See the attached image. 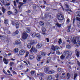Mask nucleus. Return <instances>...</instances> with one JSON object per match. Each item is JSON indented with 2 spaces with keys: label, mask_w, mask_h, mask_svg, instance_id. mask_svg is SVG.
Here are the masks:
<instances>
[{
  "label": "nucleus",
  "mask_w": 80,
  "mask_h": 80,
  "mask_svg": "<svg viewBox=\"0 0 80 80\" xmlns=\"http://www.w3.org/2000/svg\"><path fill=\"white\" fill-rule=\"evenodd\" d=\"M75 18H74L72 22V25L74 26L75 25Z\"/></svg>",
  "instance_id": "obj_45"
},
{
  "label": "nucleus",
  "mask_w": 80,
  "mask_h": 80,
  "mask_svg": "<svg viewBox=\"0 0 80 80\" xmlns=\"http://www.w3.org/2000/svg\"><path fill=\"white\" fill-rule=\"evenodd\" d=\"M28 53H27L26 54V55L25 56V58H26V57H28Z\"/></svg>",
  "instance_id": "obj_55"
},
{
  "label": "nucleus",
  "mask_w": 80,
  "mask_h": 80,
  "mask_svg": "<svg viewBox=\"0 0 80 80\" xmlns=\"http://www.w3.org/2000/svg\"><path fill=\"white\" fill-rule=\"evenodd\" d=\"M2 60L3 62H4V63H5V64L6 65H7L8 64V62H9V61H8V59H7L5 58H3Z\"/></svg>",
  "instance_id": "obj_6"
},
{
  "label": "nucleus",
  "mask_w": 80,
  "mask_h": 80,
  "mask_svg": "<svg viewBox=\"0 0 80 80\" xmlns=\"http://www.w3.org/2000/svg\"><path fill=\"white\" fill-rule=\"evenodd\" d=\"M72 55V51H64V53L60 57V58L61 59L63 60V59L65 58V57L66 56V59L69 60L71 58V55Z\"/></svg>",
  "instance_id": "obj_1"
},
{
  "label": "nucleus",
  "mask_w": 80,
  "mask_h": 80,
  "mask_svg": "<svg viewBox=\"0 0 80 80\" xmlns=\"http://www.w3.org/2000/svg\"><path fill=\"white\" fill-rule=\"evenodd\" d=\"M30 52L32 53V52L36 53V52H37V49L33 47H32L31 49L30 50Z\"/></svg>",
  "instance_id": "obj_5"
},
{
  "label": "nucleus",
  "mask_w": 80,
  "mask_h": 80,
  "mask_svg": "<svg viewBox=\"0 0 80 80\" xmlns=\"http://www.w3.org/2000/svg\"><path fill=\"white\" fill-rule=\"evenodd\" d=\"M19 4H20V5L22 7L23 5L25 4V3L23 2H19Z\"/></svg>",
  "instance_id": "obj_46"
},
{
  "label": "nucleus",
  "mask_w": 80,
  "mask_h": 80,
  "mask_svg": "<svg viewBox=\"0 0 80 80\" xmlns=\"http://www.w3.org/2000/svg\"><path fill=\"white\" fill-rule=\"evenodd\" d=\"M77 63H78V65L80 67V62H79L78 61H77Z\"/></svg>",
  "instance_id": "obj_54"
},
{
  "label": "nucleus",
  "mask_w": 80,
  "mask_h": 80,
  "mask_svg": "<svg viewBox=\"0 0 80 80\" xmlns=\"http://www.w3.org/2000/svg\"><path fill=\"white\" fill-rule=\"evenodd\" d=\"M2 11L3 12V13H5V9L3 7H2Z\"/></svg>",
  "instance_id": "obj_47"
},
{
  "label": "nucleus",
  "mask_w": 80,
  "mask_h": 80,
  "mask_svg": "<svg viewBox=\"0 0 80 80\" xmlns=\"http://www.w3.org/2000/svg\"><path fill=\"white\" fill-rule=\"evenodd\" d=\"M31 35L33 38L35 37L36 35V33L35 32H33L31 34Z\"/></svg>",
  "instance_id": "obj_20"
},
{
  "label": "nucleus",
  "mask_w": 80,
  "mask_h": 80,
  "mask_svg": "<svg viewBox=\"0 0 80 80\" xmlns=\"http://www.w3.org/2000/svg\"><path fill=\"white\" fill-rule=\"evenodd\" d=\"M52 76H48V80H52Z\"/></svg>",
  "instance_id": "obj_40"
},
{
  "label": "nucleus",
  "mask_w": 80,
  "mask_h": 80,
  "mask_svg": "<svg viewBox=\"0 0 80 80\" xmlns=\"http://www.w3.org/2000/svg\"><path fill=\"white\" fill-rule=\"evenodd\" d=\"M51 49L52 50H55V46H53V45H52L51 46Z\"/></svg>",
  "instance_id": "obj_32"
},
{
  "label": "nucleus",
  "mask_w": 80,
  "mask_h": 80,
  "mask_svg": "<svg viewBox=\"0 0 80 80\" xmlns=\"http://www.w3.org/2000/svg\"><path fill=\"white\" fill-rule=\"evenodd\" d=\"M3 55L5 57L7 58V55L5 52L3 53Z\"/></svg>",
  "instance_id": "obj_38"
},
{
  "label": "nucleus",
  "mask_w": 80,
  "mask_h": 80,
  "mask_svg": "<svg viewBox=\"0 0 80 80\" xmlns=\"http://www.w3.org/2000/svg\"><path fill=\"white\" fill-rule=\"evenodd\" d=\"M48 17H49V18H51V17H52V14H49L48 13Z\"/></svg>",
  "instance_id": "obj_44"
},
{
  "label": "nucleus",
  "mask_w": 80,
  "mask_h": 80,
  "mask_svg": "<svg viewBox=\"0 0 80 80\" xmlns=\"http://www.w3.org/2000/svg\"><path fill=\"white\" fill-rule=\"evenodd\" d=\"M15 12L14 13V15H17V13H18V11H17V9H15Z\"/></svg>",
  "instance_id": "obj_37"
},
{
  "label": "nucleus",
  "mask_w": 80,
  "mask_h": 80,
  "mask_svg": "<svg viewBox=\"0 0 80 80\" xmlns=\"http://www.w3.org/2000/svg\"><path fill=\"white\" fill-rule=\"evenodd\" d=\"M7 33H8V34H10V32L9 31H8L7 32Z\"/></svg>",
  "instance_id": "obj_64"
},
{
  "label": "nucleus",
  "mask_w": 80,
  "mask_h": 80,
  "mask_svg": "<svg viewBox=\"0 0 80 80\" xmlns=\"http://www.w3.org/2000/svg\"><path fill=\"white\" fill-rule=\"evenodd\" d=\"M30 28H29L28 27H27L26 29V33H30Z\"/></svg>",
  "instance_id": "obj_15"
},
{
  "label": "nucleus",
  "mask_w": 80,
  "mask_h": 80,
  "mask_svg": "<svg viewBox=\"0 0 80 80\" xmlns=\"http://www.w3.org/2000/svg\"><path fill=\"white\" fill-rule=\"evenodd\" d=\"M33 43H37V40H35L33 41Z\"/></svg>",
  "instance_id": "obj_48"
},
{
  "label": "nucleus",
  "mask_w": 80,
  "mask_h": 80,
  "mask_svg": "<svg viewBox=\"0 0 80 80\" xmlns=\"http://www.w3.org/2000/svg\"><path fill=\"white\" fill-rule=\"evenodd\" d=\"M4 0H0L1 2H2V3H5V2H4Z\"/></svg>",
  "instance_id": "obj_59"
},
{
  "label": "nucleus",
  "mask_w": 80,
  "mask_h": 80,
  "mask_svg": "<svg viewBox=\"0 0 80 80\" xmlns=\"http://www.w3.org/2000/svg\"><path fill=\"white\" fill-rule=\"evenodd\" d=\"M41 54L42 57H45L47 55V53L41 51Z\"/></svg>",
  "instance_id": "obj_11"
},
{
  "label": "nucleus",
  "mask_w": 80,
  "mask_h": 80,
  "mask_svg": "<svg viewBox=\"0 0 80 80\" xmlns=\"http://www.w3.org/2000/svg\"><path fill=\"white\" fill-rule=\"evenodd\" d=\"M14 64L15 63L13 62H10L9 63V65L10 66H11V67H12V65H14Z\"/></svg>",
  "instance_id": "obj_34"
},
{
  "label": "nucleus",
  "mask_w": 80,
  "mask_h": 80,
  "mask_svg": "<svg viewBox=\"0 0 80 80\" xmlns=\"http://www.w3.org/2000/svg\"><path fill=\"white\" fill-rule=\"evenodd\" d=\"M76 45L77 47H79L80 45V41L78 40L76 43Z\"/></svg>",
  "instance_id": "obj_18"
},
{
  "label": "nucleus",
  "mask_w": 80,
  "mask_h": 80,
  "mask_svg": "<svg viewBox=\"0 0 80 80\" xmlns=\"http://www.w3.org/2000/svg\"><path fill=\"white\" fill-rule=\"evenodd\" d=\"M23 62H24V63H26V65H27V66H28V63H27V62H26V61H24Z\"/></svg>",
  "instance_id": "obj_58"
},
{
  "label": "nucleus",
  "mask_w": 80,
  "mask_h": 80,
  "mask_svg": "<svg viewBox=\"0 0 80 80\" xmlns=\"http://www.w3.org/2000/svg\"><path fill=\"white\" fill-rule=\"evenodd\" d=\"M72 2H73V3H76V2H77V1L75 0H72Z\"/></svg>",
  "instance_id": "obj_61"
},
{
  "label": "nucleus",
  "mask_w": 80,
  "mask_h": 80,
  "mask_svg": "<svg viewBox=\"0 0 80 80\" xmlns=\"http://www.w3.org/2000/svg\"><path fill=\"white\" fill-rule=\"evenodd\" d=\"M58 72H61V71H62V69H61V68H58Z\"/></svg>",
  "instance_id": "obj_62"
},
{
  "label": "nucleus",
  "mask_w": 80,
  "mask_h": 80,
  "mask_svg": "<svg viewBox=\"0 0 80 80\" xmlns=\"http://www.w3.org/2000/svg\"><path fill=\"white\" fill-rule=\"evenodd\" d=\"M19 53L20 55H23L25 53V51L23 49L21 50L20 51Z\"/></svg>",
  "instance_id": "obj_8"
},
{
  "label": "nucleus",
  "mask_w": 80,
  "mask_h": 80,
  "mask_svg": "<svg viewBox=\"0 0 80 80\" xmlns=\"http://www.w3.org/2000/svg\"><path fill=\"white\" fill-rule=\"evenodd\" d=\"M13 3L14 6H16V2H15V1H14Z\"/></svg>",
  "instance_id": "obj_60"
},
{
  "label": "nucleus",
  "mask_w": 80,
  "mask_h": 80,
  "mask_svg": "<svg viewBox=\"0 0 80 80\" xmlns=\"http://www.w3.org/2000/svg\"><path fill=\"white\" fill-rule=\"evenodd\" d=\"M55 73V71L53 70H51L48 72V73L49 74V75H52V74H53V73Z\"/></svg>",
  "instance_id": "obj_9"
},
{
  "label": "nucleus",
  "mask_w": 80,
  "mask_h": 80,
  "mask_svg": "<svg viewBox=\"0 0 80 80\" xmlns=\"http://www.w3.org/2000/svg\"><path fill=\"white\" fill-rule=\"evenodd\" d=\"M76 19L77 20H78V21H79L80 22L78 23V26L80 28V18L77 17L76 18Z\"/></svg>",
  "instance_id": "obj_12"
},
{
  "label": "nucleus",
  "mask_w": 80,
  "mask_h": 80,
  "mask_svg": "<svg viewBox=\"0 0 80 80\" xmlns=\"http://www.w3.org/2000/svg\"><path fill=\"white\" fill-rule=\"evenodd\" d=\"M33 56L32 55H30L29 57V58L30 60H33Z\"/></svg>",
  "instance_id": "obj_27"
},
{
  "label": "nucleus",
  "mask_w": 80,
  "mask_h": 80,
  "mask_svg": "<svg viewBox=\"0 0 80 80\" xmlns=\"http://www.w3.org/2000/svg\"><path fill=\"white\" fill-rule=\"evenodd\" d=\"M60 48H59L58 46H56L55 47V49H56V50H59Z\"/></svg>",
  "instance_id": "obj_43"
},
{
  "label": "nucleus",
  "mask_w": 80,
  "mask_h": 80,
  "mask_svg": "<svg viewBox=\"0 0 80 80\" xmlns=\"http://www.w3.org/2000/svg\"><path fill=\"white\" fill-rule=\"evenodd\" d=\"M28 34H27L26 32H24L22 33V36L21 40L23 42H25V40H26V39L27 38V37H28Z\"/></svg>",
  "instance_id": "obj_2"
},
{
  "label": "nucleus",
  "mask_w": 80,
  "mask_h": 80,
  "mask_svg": "<svg viewBox=\"0 0 80 80\" xmlns=\"http://www.w3.org/2000/svg\"><path fill=\"white\" fill-rule=\"evenodd\" d=\"M27 47L28 48H31V47H32V44H31V43H28L27 45Z\"/></svg>",
  "instance_id": "obj_21"
},
{
  "label": "nucleus",
  "mask_w": 80,
  "mask_h": 80,
  "mask_svg": "<svg viewBox=\"0 0 80 80\" xmlns=\"http://www.w3.org/2000/svg\"><path fill=\"white\" fill-rule=\"evenodd\" d=\"M16 27L17 28H19V24L18 22H16L15 23Z\"/></svg>",
  "instance_id": "obj_23"
},
{
  "label": "nucleus",
  "mask_w": 80,
  "mask_h": 80,
  "mask_svg": "<svg viewBox=\"0 0 80 80\" xmlns=\"http://www.w3.org/2000/svg\"><path fill=\"white\" fill-rule=\"evenodd\" d=\"M67 77H68V78H70V76L69 75V73H67Z\"/></svg>",
  "instance_id": "obj_51"
},
{
  "label": "nucleus",
  "mask_w": 80,
  "mask_h": 80,
  "mask_svg": "<svg viewBox=\"0 0 80 80\" xmlns=\"http://www.w3.org/2000/svg\"><path fill=\"white\" fill-rule=\"evenodd\" d=\"M76 56L78 58L80 57V56H79V52H78V51L77 52Z\"/></svg>",
  "instance_id": "obj_39"
},
{
  "label": "nucleus",
  "mask_w": 80,
  "mask_h": 80,
  "mask_svg": "<svg viewBox=\"0 0 80 80\" xmlns=\"http://www.w3.org/2000/svg\"><path fill=\"white\" fill-rule=\"evenodd\" d=\"M5 36L4 35L2 36L0 35V39H1V40H5Z\"/></svg>",
  "instance_id": "obj_17"
},
{
  "label": "nucleus",
  "mask_w": 80,
  "mask_h": 80,
  "mask_svg": "<svg viewBox=\"0 0 80 80\" xmlns=\"http://www.w3.org/2000/svg\"><path fill=\"white\" fill-rule=\"evenodd\" d=\"M4 22L5 24H8V20L6 19H4Z\"/></svg>",
  "instance_id": "obj_16"
},
{
  "label": "nucleus",
  "mask_w": 80,
  "mask_h": 80,
  "mask_svg": "<svg viewBox=\"0 0 80 80\" xmlns=\"http://www.w3.org/2000/svg\"><path fill=\"white\" fill-rule=\"evenodd\" d=\"M48 59L49 61H51L52 60V58L50 57H49L48 58Z\"/></svg>",
  "instance_id": "obj_50"
},
{
  "label": "nucleus",
  "mask_w": 80,
  "mask_h": 80,
  "mask_svg": "<svg viewBox=\"0 0 80 80\" xmlns=\"http://www.w3.org/2000/svg\"><path fill=\"white\" fill-rule=\"evenodd\" d=\"M8 15H10L11 14H12V13H13V12H12L9 11H8Z\"/></svg>",
  "instance_id": "obj_36"
},
{
  "label": "nucleus",
  "mask_w": 80,
  "mask_h": 80,
  "mask_svg": "<svg viewBox=\"0 0 80 80\" xmlns=\"http://www.w3.org/2000/svg\"><path fill=\"white\" fill-rule=\"evenodd\" d=\"M43 44L41 43H38L36 46V48H40L42 47Z\"/></svg>",
  "instance_id": "obj_7"
},
{
  "label": "nucleus",
  "mask_w": 80,
  "mask_h": 80,
  "mask_svg": "<svg viewBox=\"0 0 80 80\" xmlns=\"http://www.w3.org/2000/svg\"><path fill=\"white\" fill-rule=\"evenodd\" d=\"M42 32H44L43 33V35H45V31H46L45 28L44 27H42Z\"/></svg>",
  "instance_id": "obj_13"
},
{
  "label": "nucleus",
  "mask_w": 80,
  "mask_h": 80,
  "mask_svg": "<svg viewBox=\"0 0 80 80\" xmlns=\"http://www.w3.org/2000/svg\"><path fill=\"white\" fill-rule=\"evenodd\" d=\"M46 40L47 41V42H49L50 41V40L49 39V38H46Z\"/></svg>",
  "instance_id": "obj_56"
},
{
  "label": "nucleus",
  "mask_w": 80,
  "mask_h": 80,
  "mask_svg": "<svg viewBox=\"0 0 80 80\" xmlns=\"http://www.w3.org/2000/svg\"><path fill=\"white\" fill-rule=\"evenodd\" d=\"M58 43L59 45H60L61 43H62V39H61V38L59 39Z\"/></svg>",
  "instance_id": "obj_28"
},
{
  "label": "nucleus",
  "mask_w": 80,
  "mask_h": 80,
  "mask_svg": "<svg viewBox=\"0 0 80 80\" xmlns=\"http://www.w3.org/2000/svg\"><path fill=\"white\" fill-rule=\"evenodd\" d=\"M14 51L15 53H17V52H18V48H15L14 49Z\"/></svg>",
  "instance_id": "obj_26"
},
{
  "label": "nucleus",
  "mask_w": 80,
  "mask_h": 80,
  "mask_svg": "<svg viewBox=\"0 0 80 80\" xmlns=\"http://www.w3.org/2000/svg\"><path fill=\"white\" fill-rule=\"evenodd\" d=\"M15 34H18V30H16L15 32Z\"/></svg>",
  "instance_id": "obj_52"
},
{
  "label": "nucleus",
  "mask_w": 80,
  "mask_h": 80,
  "mask_svg": "<svg viewBox=\"0 0 80 80\" xmlns=\"http://www.w3.org/2000/svg\"><path fill=\"white\" fill-rule=\"evenodd\" d=\"M59 74H58L55 75L56 77L57 78H59Z\"/></svg>",
  "instance_id": "obj_49"
},
{
  "label": "nucleus",
  "mask_w": 80,
  "mask_h": 80,
  "mask_svg": "<svg viewBox=\"0 0 80 80\" xmlns=\"http://www.w3.org/2000/svg\"><path fill=\"white\" fill-rule=\"evenodd\" d=\"M56 25L59 28H60L62 27V24H59L58 22H57L56 24Z\"/></svg>",
  "instance_id": "obj_19"
},
{
  "label": "nucleus",
  "mask_w": 80,
  "mask_h": 80,
  "mask_svg": "<svg viewBox=\"0 0 80 80\" xmlns=\"http://www.w3.org/2000/svg\"><path fill=\"white\" fill-rule=\"evenodd\" d=\"M39 24L41 26H43L44 25V23L42 21H40Z\"/></svg>",
  "instance_id": "obj_29"
},
{
  "label": "nucleus",
  "mask_w": 80,
  "mask_h": 80,
  "mask_svg": "<svg viewBox=\"0 0 80 80\" xmlns=\"http://www.w3.org/2000/svg\"><path fill=\"white\" fill-rule=\"evenodd\" d=\"M35 37H36L38 38H39L40 37V34L39 33L36 34Z\"/></svg>",
  "instance_id": "obj_30"
},
{
  "label": "nucleus",
  "mask_w": 80,
  "mask_h": 80,
  "mask_svg": "<svg viewBox=\"0 0 80 80\" xmlns=\"http://www.w3.org/2000/svg\"><path fill=\"white\" fill-rule=\"evenodd\" d=\"M30 73L32 75L35 74V71H31Z\"/></svg>",
  "instance_id": "obj_41"
},
{
  "label": "nucleus",
  "mask_w": 80,
  "mask_h": 80,
  "mask_svg": "<svg viewBox=\"0 0 80 80\" xmlns=\"http://www.w3.org/2000/svg\"><path fill=\"white\" fill-rule=\"evenodd\" d=\"M49 70V68L48 67H46L44 69V71L46 72H48Z\"/></svg>",
  "instance_id": "obj_22"
},
{
  "label": "nucleus",
  "mask_w": 80,
  "mask_h": 80,
  "mask_svg": "<svg viewBox=\"0 0 80 80\" xmlns=\"http://www.w3.org/2000/svg\"><path fill=\"white\" fill-rule=\"evenodd\" d=\"M66 48H68V49H70V48H71V46L69 45H67L66 46Z\"/></svg>",
  "instance_id": "obj_33"
},
{
  "label": "nucleus",
  "mask_w": 80,
  "mask_h": 80,
  "mask_svg": "<svg viewBox=\"0 0 80 80\" xmlns=\"http://www.w3.org/2000/svg\"><path fill=\"white\" fill-rule=\"evenodd\" d=\"M48 13L45 14L44 15V18H47L48 17Z\"/></svg>",
  "instance_id": "obj_35"
},
{
  "label": "nucleus",
  "mask_w": 80,
  "mask_h": 80,
  "mask_svg": "<svg viewBox=\"0 0 80 80\" xmlns=\"http://www.w3.org/2000/svg\"><path fill=\"white\" fill-rule=\"evenodd\" d=\"M77 77H78V74L77 73H75L74 74L73 80H76Z\"/></svg>",
  "instance_id": "obj_14"
},
{
  "label": "nucleus",
  "mask_w": 80,
  "mask_h": 80,
  "mask_svg": "<svg viewBox=\"0 0 80 80\" xmlns=\"http://www.w3.org/2000/svg\"><path fill=\"white\" fill-rule=\"evenodd\" d=\"M37 60L38 61H40V59L42 58V56L41 55H38L37 56Z\"/></svg>",
  "instance_id": "obj_10"
},
{
  "label": "nucleus",
  "mask_w": 80,
  "mask_h": 80,
  "mask_svg": "<svg viewBox=\"0 0 80 80\" xmlns=\"http://www.w3.org/2000/svg\"><path fill=\"white\" fill-rule=\"evenodd\" d=\"M71 40L73 43L75 44L76 43V41H77V39L75 38V37L74 36H72L71 38Z\"/></svg>",
  "instance_id": "obj_4"
},
{
  "label": "nucleus",
  "mask_w": 80,
  "mask_h": 80,
  "mask_svg": "<svg viewBox=\"0 0 80 80\" xmlns=\"http://www.w3.org/2000/svg\"><path fill=\"white\" fill-rule=\"evenodd\" d=\"M12 72H13V73L15 74V75H17V73L15 71H13Z\"/></svg>",
  "instance_id": "obj_57"
},
{
  "label": "nucleus",
  "mask_w": 80,
  "mask_h": 80,
  "mask_svg": "<svg viewBox=\"0 0 80 80\" xmlns=\"http://www.w3.org/2000/svg\"><path fill=\"white\" fill-rule=\"evenodd\" d=\"M15 43L16 44H17V45L18 44H20V41L19 40L16 41L15 42Z\"/></svg>",
  "instance_id": "obj_24"
},
{
  "label": "nucleus",
  "mask_w": 80,
  "mask_h": 80,
  "mask_svg": "<svg viewBox=\"0 0 80 80\" xmlns=\"http://www.w3.org/2000/svg\"><path fill=\"white\" fill-rule=\"evenodd\" d=\"M65 6L67 8H69L70 7V4L68 3H67L65 4Z\"/></svg>",
  "instance_id": "obj_25"
},
{
  "label": "nucleus",
  "mask_w": 80,
  "mask_h": 80,
  "mask_svg": "<svg viewBox=\"0 0 80 80\" xmlns=\"http://www.w3.org/2000/svg\"><path fill=\"white\" fill-rule=\"evenodd\" d=\"M67 11H69V12H72V11L69 8H68Z\"/></svg>",
  "instance_id": "obj_53"
},
{
  "label": "nucleus",
  "mask_w": 80,
  "mask_h": 80,
  "mask_svg": "<svg viewBox=\"0 0 80 80\" xmlns=\"http://www.w3.org/2000/svg\"><path fill=\"white\" fill-rule=\"evenodd\" d=\"M57 17L58 18V20H60V21L63 20V19H64V17L62 14L58 15Z\"/></svg>",
  "instance_id": "obj_3"
},
{
  "label": "nucleus",
  "mask_w": 80,
  "mask_h": 80,
  "mask_svg": "<svg viewBox=\"0 0 80 80\" xmlns=\"http://www.w3.org/2000/svg\"><path fill=\"white\" fill-rule=\"evenodd\" d=\"M27 0H23V2H24V3H27Z\"/></svg>",
  "instance_id": "obj_63"
},
{
  "label": "nucleus",
  "mask_w": 80,
  "mask_h": 80,
  "mask_svg": "<svg viewBox=\"0 0 80 80\" xmlns=\"http://www.w3.org/2000/svg\"><path fill=\"white\" fill-rule=\"evenodd\" d=\"M77 14L78 15H77L78 17H80V11H78L77 12Z\"/></svg>",
  "instance_id": "obj_31"
},
{
  "label": "nucleus",
  "mask_w": 80,
  "mask_h": 80,
  "mask_svg": "<svg viewBox=\"0 0 80 80\" xmlns=\"http://www.w3.org/2000/svg\"><path fill=\"white\" fill-rule=\"evenodd\" d=\"M11 24H12V25H15V21L13 20L11 21Z\"/></svg>",
  "instance_id": "obj_42"
}]
</instances>
